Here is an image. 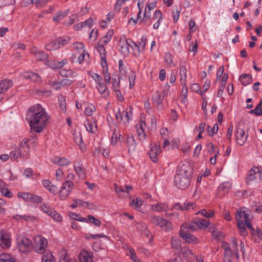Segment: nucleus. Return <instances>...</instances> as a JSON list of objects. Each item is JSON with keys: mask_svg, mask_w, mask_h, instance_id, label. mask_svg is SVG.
<instances>
[{"mask_svg": "<svg viewBox=\"0 0 262 262\" xmlns=\"http://www.w3.org/2000/svg\"><path fill=\"white\" fill-rule=\"evenodd\" d=\"M29 124L31 129L36 132H41L46 127L50 116L40 104H36L29 108Z\"/></svg>", "mask_w": 262, "mask_h": 262, "instance_id": "1", "label": "nucleus"}, {"mask_svg": "<svg viewBox=\"0 0 262 262\" xmlns=\"http://www.w3.org/2000/svg\"><path fill=\"white\" fill-rule=\"evenodd\" d=\"M192 168L188 163L179 166L174 177V185L180 189L188 188L190 184Z\"/></svg>", "mask_w": 262, "mask_h": 262, "instance_id": "2", "label": "nucleus"}, {"mask_svg": "<svg viewBox=\"0 0 262 262\" xmlns=\"http://www.w3.org/2000/svg\"><path fill=\"white\" fill-rule=\"evenodd\" d=\"M156 6L157 2L156 1L147 4L145 8L143 17L142 19V22L145 24H148L149 25L151 24V21H156L153 24V28L156 30L159 28L163 19L162 12L159 10H156L153 16L151 17L150 11L156 8Z\"/></svg>", "mask_w": 262, "mask_h": 262, "instance_id": "3", "label": "nucleus"}, {"mask_svg": "<svg viewBox=\"0 0 262 262\" xmlns=\"http://www.w3.org/2000/svg\"><path fill=\"white\" fill-rule=\"evenodd\" d=\"M252 214L248 209L242 208L236 211V220L237 223H244L249 229H252Z\"/></svg>", "mask_w": 262, "mask_h": 262, "instance_id": "4", "label": "nucleus"}, {"mask_svg": "<svg viewBox=\"0 0 262 262\" xmlns=\"http://www.w3.org/2000/svg\"><path fill=\"white\" fill-rule=\"evenodd\" d=\"M115 117L119 123H122L125 126H127L133 118L132 107L128 106L123 109L122 111L118 109L115 113Z\"/></svg>", "mask_w": 262, "mask_h": 262, "instance_id": "5", "label": "nucleus"}, {"mask_svg": "<svg viewBox=\"0 0 262 262\" xmlns=\"http://www.w3.org/2000/svg\"><path fill=\"white\" fill-rule=\"evenodd\" d=\"M91 77L96 83V88L99 93L102 97L107 98L110 94V91L107 87L103 83L102 77L97 73L92 74Z\"/></svg>", "mask_w": 262, "mask_h": 262, "instance_id": "6", "label": "nucleus"}, {"mask_svg": "<svg viewBox=\"0 0 262 262\" xmlns=\"http://www.w3.org/2000/svg\"><path fill=\"white\" fill-rule=\"evenodd\" d=\"M16 244L19 251L22 253H27L32 249V241L22 235H18L16 236Z\"/></svg>", "mask_w": 262, "mask_h": 262, "instance_id": "7", "label": "nucleus"}, {"mask_svg": "<svg viewBox=\"0 0 262 262\" xmlns=\"http://www.w3.org/2000/svg\"><path fill=\"white\" fill-rule=\"evenodd\" d=\"M262 180V168L261 167H253L249 171L246 178L248 184L253 182H259Z\"/></svg>", "mask_w": 262, "mask_h": 262, "instance_id": "8", "label": "nucleus"}, {"mask_svg": "<svg viewBox=\"0 0 262 262\" xmlns=\"http://www.w3.org/2000/svg\"><path fill=\"white\" fill-rule=\"evenodd\" d=\"M150 222L153 225L163 228L166 231H169L172 229V223L162 216L153 215L151 217Z\"/></svg>", "mask_w": 262, "mask_h": 262, "instance_id": "9", "label": "nucleus"}, {"mask_svg": "<svg viewBox=\"0 0 262 262\" xmlns=\"http://www.w3.org/2000/svg\"><path fill=\"white\" fill-rule=\"evenodd\" d=\"M48 245V242L46 238L41 235H36L34 238L32 248L35 251L38 253H42Z\"/></svg>", "mask_w": 262, "mask_h": 262, "instance_id": "10", "label": "nucleus"}, {"mask_svg": "<svg viewBox=\"0 0 262 262\" xmlns=\"http://www.w3.org/2000/svg\"><path fill=\"white\" fill-rule=\"evenodd\" d=\"M74 186L73 182L70 180L64 182L58 192L59 197L61 200H65L70 195Z\"/></svg>", "mask_w": 262, "mask_h": 262, "instance_id": "11", "label": "nucleus"}, {"mask_svg": "<svg viewBox=\"0 0 262 262\" xmlns=\"http://www.w3.org/2000/svg\"><path fill=\"white\" fill-rule=\"evenodd\" d=\"M180 234L181 237L188 243L196 244L199 242V240L196 237L187 232V228L186 225H182Z\"/></svg>", "mask_w": 262, "mask_h": 262, "instance_id": "12", "label": "nucleus"}, {"mask_svg": "<svg viewBox=\"0 0 262 262\" xmlns=\"http://www.w3.org/2000/svg\"><path fill=\"white\" fill-rule=\"evenodd\" d=\"M130 42L131 40L128 39L125 35H123L120 37L118 46L120 53L124 56H127L129 53V47H131Z\"/></svg>", "mask_w": 262, "mask_h": 262, "instance_id": "13", "label": "nucleus"}, {"mask_svg": "<svg viewBox=\"0 0 262 262\" xmlns=\"http://www.w3.org/2000/svg\"><path fill=\"white\" fill-rule=\"evenodd\" d=\"M41 210L49 216H50L55 221L60 222L62 220V217L53 208L46 204H42L40 206Z\"/></svg>", "mask_w": 262, "mask_h": 262, "instance_id": "14", "label": "nucleus"}, {"mask_svg": "<svg viewBox=\"0 0 262 262\" xmlns=\"http://www.w3.org/2000/svg\"><path fill=\"white\" fill-rule=\"evenodd\" d=\"M11 246V238L9 233L7 231L0 230V247L7 249L9 248Z\"/></svg>", "mask_w": 262, "mask_h": 262, "instance_id": "15", "label": "nucleus"}, {"mask_svg": "<svg viewBox=\"0 0 262 262\" xmlns=\"http://www.w3.org/2000/svg\"><path fill=\"white\" fill-rule=\"evenodd\" d=\"M235 137L236 143L239 146H243L247 140L248 134L243 128L237 127L235 129Z\"/></svg>", "mask_w": 262, "mask_h": 262, "instance_id": "16", "label": "nucleus"}, {"mask_svg": "<svg viewBox=\"0 0 262 262\" xmlns=\"http://www.w3.org/2000/svg\"><path fill=\"white\" fill-rule=\"evenodd\" d=\"M146 43V36H142L137 43H134V47H132L136 56H139L143 53L145 50V47Z\"/></svg>", "mask_w": 262, "mask_h": 262, "instance_id": "17", "label": "nucleus"}, {"mask_svg": "<svg viewBox=\"0 0 262 262\" xmlns=\"http://www.w3.org/2000/svg\"><path fill=\"white\" fill-rule=\"evenodd\" d=\"M73 48L74 49L77 51L80 54L78 58V61L79 63H81L84 57L86 56L88 57L89 56V54L88 52L85 50L84 45L82 42H76L73 43Z\"/></svg>", "mask_w": 262, "mask_h": 262, "instance_id": "18", "label": "nucleus"}, {"mask_svg": "<svg viewBox=\"0 0 262 262\" xmlns=\"http://www.w3.org/2000/svg\"><path fill=\"white\" fill-rule=\"evenodd\" d=\"M74 171L80 179H84L86 178V172L84 166L81 161H75L73 164Z\"/></svg>", "mask_w": 262, "mask_h": 262, "instance_id": "19", "label": "nucleus"}, {"mask_svg": "<svg viewBox=\"0 0 262 262\" xmlns=\"http://www.w3.org/2000/svg\"><path fill=\"white\" fill-rule=\"evenodd\" d=\"M150 148L149 155L150 159L153 162H156L158 161V156L161 153V146L160 145L151 144Z\"/></svg>", "mask_w": 262, "mask_h": 262, "instance_id": "20", "label": "nucleus"}, {"mask_svg": "<svg viewBox=\"0 0 262 262\" xmlns=\"http://www.w3.org/2000/svg\"><path fill=\"white\" fill-rule=\"evenodd\" d=\"M78 259L80 262H92L93 254L92 252L83 249L79 254Z\"/></svg>", "mask_w": 262, "mask_h": 262, "instance_id": "21", "label": "nucleus"}, {"mask_svg": "<svg viewBox=\"0 0 262 262\" xmlns=\"http://www.w3.org/2000/svg\"><path fill=\"white\" fill-rule=\"evenodd\" d=\"M51 161L60 167L67 166L71 164L70 160L64 157L60 156H55L52 158Z\"/></svg>", "mask_w": 262, "mask_h": 262, "instance_id": "22", "label": "nucleus"}, {"mask_svg": "<svg viewBox=\"0 0 262 262\" xmlns=\"http://www.w3.org/2000/svg\"><path fill=\"white\" fill-rule=\"evenodd\" d=\"M150 209L153 212H165L168 209V206L166 203L158 202L150 205Z\"/></svg>", "mask_w": 262, "mask_h": 262, "instance_id": "23", "label": "nucleus"}, {"mask_svg": "<svg viewBox=\"0 0 262 262\" xmlns=\"http://www.w3.org/2000/svg\"><path fill=\"white\" fill-rule=\"evenodd\" d=\"M30 142V139H28L27 138H24L21 142H20L19 149L22 151V156L24 157H26L29 155L30 146L29 142Z\"/></svg>", "mask_w": 262, "mask_h": 262, "instance_id": "24", "label": "nucleus"}, {"mask_svg": "<svg viewBox=\"0 0 262 262\" xmlns=\"http://www.w3.org/2000/svg\"><path fill=\"white\" fill-rule=\"evenodd\" d=\"M21 76L24 79H30L34 82L41 81V77L39 76V75L32 72H24L21 74Z\"/></svg>", "mask_w": 262, "mask_h": 262, "instance_id": "25", "label": "nucleus"}, {"mask_svg": "<svg viewBox=\"0 0 262 262\" xmlns=\"http://www.w3.org/2000/svg\"><path fill=\"white\" fill-rule=\"evenodd\" d=\"M75 142L79 146L81 150L85 149V145L83 142L81 135L80 132L74 131L72 133Z\"/></svg>", "mask_w": 262, "mask_h": 262, "instance_id": "26", "label": "nucleus"}, {"mask_svg": "<svg viewBox=\"0 0 262 262\" xmlns=\"http://www.w3.org/2000/svg\"><path fill=\"white\" fill-rule=\"evenodd\" d=\"M67 62V59H63L60 62L56 60H49L47 61L46 65L53 69H60L66 64Z\"/></svg>", "mask_w": 262, "mask_h": 262, "instance_id": "27", "label": "nucleus"}, {"mask_svg": "<svg viewBox=\"0 0 262 262\" xmlns=\"http://www.w3.org/2000/svg\"><path fill=\"white\" fill-rule=\"evenodd\" d=\"M231 186L232 184L230 182H224L219 186L217 188L218 192L221 194H225L229 191Z\"/></svg>", "mask_w": 262, "mask_h": 262, "instance_id": "28", "label": "nucleus"}, {"mask_svg": "<svg viewBox=\"0 0 262 262\" xmlns=\"http://www.w3.org/2000/svg\"><path fill=\"white\" fill-rule=\"evenodd\" d=\"M222 247L225 250L224 254V262H231V252L230 249V247L228 244L225 242H222Z\"/></svg>", "mask_w": 262, "mask_h": 262, "instance_id": "29", "label": "nucleus"}, {"mask_svg": "<svg viewBox=\"0 0 262 262\" xmlns=\"http://www.w3.org/2000/svg\"><path fill=\"white\" fill-rule=\"evenodd\" d=\"M126 145L128 147L129 152L134 151L136 149L137 144L133 135H128L127 137Z\"/></svg>", "mask_w": 262, "mask_h": 262, "instance_id": "30", "label": "nucleus"}, {"mask_svg": "<svg viewBox=\"0 0 262 262\" xmlns=\"http://www.w3.org/2000/svg\"><path fill=\"white\" fill-rule=\"evenodd\" d=\"M13 85V82L10 80H4L0 82V95L6 92Z\"/></svg>", "mask_w": 262, "mask_h": 262, "instance_id": "31", "label": "nucleus"}, {"mask_svg": "<svg viewBox=\"0 0 262 262\" xmlns=\"http://www.w3.org/2000/svg\"><path fill=\"white\" fill-rule=\"evenodd\" d=\"M42 183L44 187L49 191L52 194H55L57 191V188L54 185L48 180H44L42 181Z\"/></svg>", "mask_w": 262, "mask_h": 262, "instance_id": "32", "label": "nucleus"}, {"mask_svg": "<svg viewBox=\"0 0 262 262\" xmlns=\"http://www.w3.org/2000/svg\"><path fill=\"white\" fill-rule=\"evenodd\" d=\"M31 53L35 56L36 59L39 61L45 60L47 58V55L45 53L36 48L32 49Z\"/></svg>", "mask_w": 262, "mask_h": 262, "instance_id": "33", "label": "nucleus"}, {"mask_svg": "<svg viewBox=\"0 0 262 262\" xmlns=\"http://www.w3.org/2000/svg\"><path fill=\"white\" fill-rule=\"evenodd\" d=\"M85 127L87 131L91 133H95L97 130L96 122L94 120H87L85 123Z\"/></svg>", "mask_w": 262, "mask_h": 262, "instance_id": "34", "label": "nucleus"}, {"mask_svg": "<svg viewBox=\"0 0 262 262\" xmlns=\"http://www.w3.org/2000/svg\"><path fill=\"white\" fill-rule=\"evenodd\" d=\"M180 75L181 83L185 84L187 80V70L185 64L181 63L180 66Z\"/></svg>", "mask_w": 262, "mask_h": 262, "instance_id": "35", "label": "nucleus"}, {"mask_svg": "<svg viewBox=\"0 0 262 262\" xmlns=\"http://www.w3.org/2000/svg\"><path fill=\"white\" fill-rule=\"evenodd\" d=\"M196 222L199 229H207L210 225V221L206 219H199L196 220Z\"/></svg>", "mask_w": 262, "mask_h": 262, "instance_id": "36", "label": "nucleus"}, {"mask_svg": "<svg viewBox=\"0 0 262 262\" xmlns=\"http://www.w3.org/2000/svg\"><path fill=\"white\" fill-rule=\"evenodd\" d=\"M85 219H86V221L84 222V223L92 224L96 227H99L100 226L101 221L92 215H88Z\"/></svg>", "mask_w": 262, "mask_h": 262, "instance_id": "37", "label": "nucleus"}, {"mask_svg": "<svg viewBox=\"0 0 262 262\" xmlns=\"http://www.w3.org/2000/svg\"><path fill=\"white\" fill-rule=\"evenodd\" d=\"M115 191L118 195L121 196L122 193L126 192L128 193L129 190L132 189V187L129 185H125L124 187L122 186H118L115 185Z\"/></svg>", "mask_w": 262, "mask_h": 262, "instance_id": "38", "label": "nucleus"}, {"mask_svg": "<svg viewBox=\"0 0 262 262\" xmlns=\"http://www.w3.org/2000/svg\"><path fill=\"white\" fill-rule=\"evenodd\" d=\"M137 230L140 232L141 235L143 236H148L150 235V233L147 230V226L142 223H139L137 226Z\"/></svg>", "mask_w": 262, "mask_h": 262, "instance_id": "39", "label": "nucleus"}, {"mask_svg": "<svg viewBox=\"0 0 262 262\" xmlns=\"http://www.w3.org/2000/svg\"><path fill=\"white\" fill-rule=\"evenodd\" d=\"M0 262H16V259L10 254L4 253L0 254Z\"/></svg>", "mask_w": 262, "mask_h": 262, "instance_id": "40", "label": "nucleus"}, {"mask_svg": "<svg viewBox=\"0 0 262 262\" xmlns=\"http://www.w3.org/2000/svg\"><path fill=\"white\" fill-rule=\"evenodd\" d=\"M143 204V201L141 198L138 197L133 199L130 205L136 210H140L141 207Z\"/></svg>", "mask_w": 262, "mask_h": 262, "instance_id": "41", "label": "nucleus"}, {"mask_svg": "<svg viewBox=\"0 0 262 262\" xmlns=\"http://www.w3.org/2000/svg\"><path fill=\"white\" fill-rule=\"evenodd\" d=\"M164 94L163 93L156 92L152 95V99L153 101L157 104H160L162 103L164 99Z\"/></svg>", "mask_w": 262, "mask_h": 262, "instance_id": "42", "label": "nucleus"}, {"mask_svg": "<svg viewBox=\"0 0 262 262\" xmlns=\"http://www.w3.org/2000/svg\"><path fill=\"white\" fill-rule=\"evenodd\" d=\"M114 34V31L113 30H109L106 35L104 36L101 39V42L103 45H107L112 39L113 35Z\"/></svg>", "mask_w": 262, "mask_h": 262, "instance_id": "43", "label": "nucleus"}, {"mask_svg": "<svg viewBox=\"0 0 262 262\" xmlns=\"http://www.w3.org/2000/svg\"><path fill=\"white\" fill-rule=\"evenodd\" d=\"M74 203L71 205V207L72 208H75L78 207H88V203L86 202H84L81 200L77 199L74 200Z\"/></svg>", "mask_w": 262, "mask_h": 262, "instance_id": "44", "label": "nucleus"}, {"mask_svg": "<svg viewBox=\"0 0 262 262\" xmlns=\"http://www.w3.org/2000/svg\"><path fill=\"white\" fill-rule=\"evenodd\" d=\"M144 120H145L146 123H147L148 125H149V124L150 123L149 126V128H150V129H154L156 128L157 120L155 116H149L148 117L145 118Z\"/></svg>", "mask_w": 262, "mask_h": 262, "instance_id": "45", "label": "nucleus"}, {"mask_svg": "<svg viewBox=\"0 0 262 262\" xmlns=\"http://www.w3.org/2000/svg\"><path fill=\"white\" fill-rule=\"evenodd\" d=\"M68 215L71 219L73 220L77 221L83 223L86 221V219H85V217H82L79 214L77 213L70 212L68 213Z\"/></svg>", "mask_w": 262, "mask_h": 262, "instance_id": "46", "label": "nucleus"}, {"mask_svg": "<svg viewBox=\"0 0 262 262\" xmlns=\"http://www.w3.org/2000/svg\"><path fill=\"white\" fill-rule=\"evenodd\" d=\"M196 214H201L202 216L207 218H210L214 216V212L213 210H209L207 211L206 209H203L197 212Z\"/></svg>", "mask_w": 262, "mask_h": 262, "instance_id": "47", "label": "nucleus"}, {"mask_svg": "<svg viewBox=\"0 0 262 262\" xmlns=\"http://www.w3.org/2000/svg\"><path fill=\"white\" fill-rule=\"evenodd\" d=\"M239 80L243 85H246L251 82L252 78L250 75L243 74L240 76Z\"/></svg>", "mask_w": 262, "mask_h": 262, "instance_id": "48", "label": "nucleus"}, {"mask_svg": "<svg viewBox=\"0 0 262 262\" xmlns=\"http://www.w3.org/2000/svg\"><path fill=\"white\" fill-rule=\"evenodd\" d=\"M18 198L23 199L26 202H30L31 200V193L27 192L20 191L17 194Z\"/></svg>", "mask_w": 262, "mask_h": 262, "instance_id": "49", "label": "nucleus"}, {"mask_svg": "<svg viewBox=\"0 0 262 262\" xmlns=\"http://www.w3.org/2000/svg\"><path fill=\"white\" fill-rule=\"evenodd\" d=\"M69 13V10H65L64 12H58L55 16L53 17V20L55 21L58 22L62 20L66 16L68 15Z\"/></svg>", "mask_w": 262, "mask_h": 262, "instance_id": "50", "label": "nucleus"}, {"mask_svg": "<svg viewBox=\"0 0 262 262\" xmlns=\"http://www.w3.org/2000/svg\"><path fill=\"white\" fill-rule=\"evenodd\" d=\"M60 48L57 40H54L48 43L46 46V49L48 51H53L57 50Z\"/></svg>", "mask_w": 262, "mask_h": 262, "instance_id": "51", "label": "nucleus"}, {"mask_svg": "<svg viewBox=\"0 0 262 262\" xmlns=\"http://www.w3.org/2000/svg\"><path fill=\"white\" fill-rule=\"evenodd\" d=\"M42 262H55L52 253L50 252L45 253L41 258Z\"/></svg>", "mask_w": 262, "mask_h": 262, "instance_id": "52", "label": "nucleus"}, {"mask_svg": "<svg viewBox=\"0 0 262 262\" xmlns=\"http://www.w3.org/2000/svg\"><path fill=\"white\" fill-rule=\"evenodd\" d=\"M250 113L252 114H254L257 116H259L262 115V101H260L258 103V104L256 106V107L254 110H252L250 111Z\"/></svg>", "mask_w": 262, "mask_h": 262, "instance_id": "53", "label": "nucleus"}, {"mask_svg": "<svg viewBox=\"0 0 262 262\" xmlns=\"http://www.w3.org/2000/svg\"><path fill=\"white\" fill-rule=\"evenodd\" d=\"M136 78V75L135 72L133 71H130L128 75L130 89H132L135 85Z\"/></svg>", "mask_w": 262, "mask_h": 262, "instance_id": "54", "label": "nucleus"}, {"mask_svg": "<svg viewBox=\"0 0 262 262\" xmlns=\"http://www.w3.org/2000/svg\"><path fill=\"white\" fill-rule=\"evenodd\" d=\"M210 232L212 233V236L217 239H221L222 237V233L220 231H218L216 229H215L214 227H210L209 228Z\"/></svg>", "mask_w": 262, "mask_h": 262, "instance_id": "55", "label": "nucleus"}, {"mask_svg": "<svg viewBox=\"0 0 262 262\" xmlns=\"http://www.w3.org/2000/svg\"><path fill=\"white\" fill-rule=\"evenodd\" d=\"M127 255L129 257L130 259H131L133 261L135 262H141V261L139 259L136 255L135 251V250L132 248H129L128 249Z\"/></svg>", "mask_w": 262, "mask_h": 262, "instance_id": "56", "label": "nucleus"}, {"mask_svg": "<svg viewBox=\"0 0 262 262\" xmlns=\"http://www.w3.org/2000/svg\"><path fill=\"white\" fill-rule=\"evenodd\" d=\"M181 253L184 256L188 259H190L193 257V253L191 250L187 247H183L181 249Z\"/></svg>", "mask_w": 262, "mask_h": 262, "instance_id": "57", "label": "nucleus"}, {"mask_svg": "<svg viewBox=\"0 0 262 262\" xmlns=\"http://www.w3.org/2000/svg\"><path fill=\"white\" fill-rule=\"evenodd\" d=\"M190 90L191 91L199 94L202 97L203 96V92L202 91L201 86L198 83H195L191 84L190 86Z\"/></svg>", "mask_w": 262, "mask_h": 262, "instance_id": "58", "label": "nucleus"}, {"mask_svg": "<svg viewBox=\"0 0 262 262\" xmlns=\"http://www.w3.org/2000/svg\"><path fill=\"white\" fill-rule=\"evenodd\" d=\"M0 192L2 195L7 198H11L13 196V193L7 188L3 187V186L0 187Z\"/></svg>", "mask_w": 262, "mask_h": 262, "instance_id": "59", "label": "nucleus"}, {"mask_svg": "<svg viewBox=\"0 0 262 262\" xmlns=\"http://www.w3.org/2000/svg\"><path fill=\"white\" fill-rule=\"evenodd\" d=\"M64 179V174L61 168H58L55 172V179L61 181Z\"/></svg>", "mask_w": 262, "mask_h": 262, "instance_id": "60", "label": "nucleus"}, {"mask_svg": "<svg viewBox=\"0 0 262 262\" xmlns=\"http://www.w3.org/2000/svg\"><path fill=\"white\" fill-rule=\"evenodd\" d=\"M85 237L88 239H97L98 238H105L108 239V237L103 233L96 234H88L86 235Z\"/></svg>", "mask_w": 262, "mask_h": 262, "instance_id": "61", "label": "nucleus"}, {"mask_svg": "<svg viewBox=\"0 0 262 262\" xmlns=\"http://www.w3.org/2000/svg\"><path fill=\"white\" fill-rule=\"evenodd\" d=\"M21 156H22V151L19 148L12 151L10 154V157L12 160H16Z\"/></svg>", "mask_w": 262, "mask_h": 262, "instance_id": "62", "label": "nucleus"}, {"mask_svg": "<svg viewBox=\"0 0 262 262\" xmlns=\"http://www.w3.org/2000/svg\"><path fill=\"white\" fill-rule=\"evenodd\" d=\"M60 74L63 77H74L75 75L74 72L71 70L62 69L60 71Z\"/></svg>", "mask_w": 262, "mask_h": 262, "instance_id": "63", "label": "nucleus"}, {"mask_svg": "<svg viewBox=\"0 0 262 262\" xmlns=\"http://www.w3.org/2000/svg\"><path fill=\"white\" fill-rule=\"evenodd\" d=\"M120 134H118L116 132H114L112 136L111 144L114 146L116 145L118 141L120 140Z\"/></svg>", "mask_w": 262, "mask_h": 262, "instance_id": "64", "label": "nucleus"}]
</instances>
